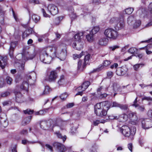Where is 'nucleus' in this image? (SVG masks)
I'll use <instances>...</instances> for the list:
<instances>
[{
    "label": "nucleus",
    "mask_w": 152,
    "mask_h": 152,
    "mask_svg": "<svg viewBox=\"0 0 152 152\" xmlns=\"http://www.w3.org/2000/svg\"><path fill=\"white\" fill-rule=\"evenodd\" d=\"M107 75L108 78H111L113 75V72L111 71H108L107 72Z\"/></svg>",
    "instance_id": "nucleus-51"
},
{
    "label": "nucleus",
    "mask_w": 152,
    "mask_h": 152,
    "mask_svg": "<svg viewBox=\"0 0 152 152\" xmlns=\"http://www.w3.org/2000/svg\"><path fill=\"white\" fill-rule=\"evenodd\" d=\"M100 28L98 26H95L93 27L90 33H92V34H95L97 33L99 30Z\"/></svg>",
    "instance_id": "nucleus-29"
},
{
    "label": "nucleus",
    "mask_w": 152,
    "mask_h": 152,
    "mask_svg": "<svg viewBox=\"0 0 152 152\" xmlns=\"http://www.w3.org/2000/svg\"><path fill=\"white\" fill-rule=\"evenodd\" d=\"M142 49H143L145 50V52L147 55H150L152 53V52L149 50V48H142Z\"/></svg>",
    "instance_id": "nucleus-48"
},
{
    "label": "nucleus",
    "mask_w": 152,
    "mask_h": 152,
    "mask_svg": "<svg viewBox=\"0 0 152 152\" xmlns=\"http://www.w3.org/2000/svg\"><path fill=\"white\" fill-rule=\"evenodd\" d=\"M83 42L82 41L74 42L72 44L74 48L78 50H80L83 47Z\"/></svg>",
    "instance_id": "nucleus-12"
},
{
    "label": "nucleus",
    "mask_w": 152,
    "mask_h": 152,
    "mask_svg": "<svg viewBox=\"0 0 152 152\" xmlns=\"http://www.w3.org/2000/svg\"><path fill=\"white\" fill-rule=\"evenodd\" d=\"M56 134L59 138H61L62 139L64 142L66 140V136L65 135L63 137L61 134H60L59 132H56Z\"/></svg>",
    "instance_id": "nucleus-33"
},
{
    "label": "nucleus",
    "mask_w": 152,
    "mask_h": 152,
    "mask_svg": "<svg viewBox=\"0 0 152 152\" xmlns=\"http://www.w3.org/2000/svg\"><path fill=\"white\" fill-rule=\"evenodd\" d=\"M31 76L29 75H26L24 80L20 86V89L22 91L27 92L28 91L29 84H32Z\"/></svg>",
    "instance_id": "nucleus-5"
},
{
    "label": "nucleus",
    "mask_w": 152,
    "mask_h": 152,
    "mask_svg": "<svg viewBox=\"0 0 152 152\" xmlns=\"http://www.w3.org/2000/svg\"><path fill=\"white\" fill-rule=\"evenodd\" d=\"M31 118V116H28L24 118L22 121L21 125L22 126H25L29 124Z\"/></svg>",
    "instance_id": "nucleus-21"
},
{
    "label": "nucleus",
    "mask_w": 152,
    "mask_h": 152,
    "mask_svg": "<svg viewBox=\"0 0 152 152\" xmlns=\"http://www.w3.org/2000/svg\"><path fill=\"white\" fill-rule=\"evenodd\" d=\"M17 45V42H12L10 43V48L9 50V53L10 56L12 58L13 56V52L14 50Z\"/></svg>",
    "instance_id": "nucleus-11"
},
{
    "label": "nucleus",
    "mask_w": 152,
    "mask_h": 152,
    "mask_svg": "<svg viewBox=\"0 0 152 152\" xmlns=\"http://www.w3.org/2000/svg\"><path fill=\"white\" fill-rule=\"evenodd\" d=\"M32 18L33 20L36 23L39 21L40 19V17L39 16L35 14L32 15Z\"/></svg>",
    "instance_id": "nucleus-32"
},
{
    "label": "nucleus",
    "mask_w": 152,
    "mask_h": 152,
    "mask_svg": "<svg viewBox=\"0 0 152 152\" xmlns=\"http://www.w3.org/2000/svg\"><path fill=\"white\" fill-rule=\"evenodd\" d=\"M128 116L131 119L134 121H136L138 119L137 114L135 113L130 112L129 113Z\"/></svg>",
    "instance_id": "nucleus-19"
},
{
    "label": "nucleus",
    "mask_w": 152,
    "mask_h": 152,
    "mask_svg": "<svg viewBox=\"0 0 152 152\" xmlns=\"http://www.w3.org/2000/svg\"><path fill=\"white\" fill-rule=\"evenodd\" d=\"M76 132V129L75 127H72L71 130V133L72 134H74Z\"/></svg>",
    "instance_id": "nucleus-62"
},
{
    "label": "nucleus",
    "mask_w": 152,
    "mask_h": 152,
    "mask_svg": "<svg viewBox=\"0 0 152 152\" xmlns=\"http://www.w3.org/2000/svg\"><path fill=\"white\" fill-rule=\"evenodd\" d=\"M5 13V12L2 9L1 7L0 6V21L1 22L4 20L3 15Z\"/></svg>",
    "instance_id": "nucleus-31"
},
{
    "label": "nucleus",
    "mask_w": 152,
    "mask_h": 152,
    "mask_svg": "<svg viewBox=\"0 0 152 152\" xmlns=\"http://www.w3.org/2000/svg\"><path fill=\"white\" fill-rule=\"evenodd\" d=\"M121 109L124 110H126L128 108V106L126 104H120L119 107Z\"/></svg>",
    "instance_id": "nucleus-45"
},
{
    "label": "nucleus",
    "mask_w": 152,
    "mask_h": 152,
    "mask_svg": "<svg viewBox=\"0 0 152 152\" xmlns=\"http://www.w3.org/2000/svg\"><path fill=\"white\" fill-rule=\"evenodd\" d=\"M47 123L46 121H42L40 122V125L41 128L44 129H46L47 128Z\"/></svg>",
    "instance_id": "nucleus-30"
},
{
    "label": "nucleus",
    "mask_w": 152,
    "mask_h": 152,
    "mask_svg": "<svg viewBox=\"0 0 152 152\" xmlns=\"http://www.w3.org/2000/svg\"><path fill=\"white\" fill-rule=\"evenodd\" d=\"M128 148L131 152L132 151V143H130L128 144Z\"/></svg>",
    "instance_id": "nucleus-64"
},
{
    "label": "nucleus",
    "mask_w": 152,
    "mask_h": 152,
    "mask_svg": "<svg viewBox=\"0 0 152 152\" xmlns=\"http://www.w3.org/2000/svg\"><path fill=\"white\" fill-rule=\"evenodd\" d=\"M119 20V19L118 18L114 17L110 19L109 22L110 24H115L116 25Z\"/></svg>",
    "instance_id": "nucleus-25"
},
{
    "label": "nucleus",
    "mask_w": 152,
    "mask_h": 152,
    "mask_svg": "<svg viewBox=\"0 0 152 152\" xmlns=\"http://www.w3.org/2000/svg\"><path fill=\"white\" fill-rule=\"evenodd\" d=\"M47 123V128L50 127L51 125L52 121L51 120H49L47 121H46Z\"/></svg>",
    "instance_id": "nucleus-52"
},
{
    "label": "nucleus",
    "mask_w": 152,
    "mask_h": 152,
    "mask_svg": "<svg viewBox=\"0 0 152 152\" xmlns=\"http://www.w3.org/2000/svg\"><path fill=\"white\" fill-rule=\"evenodd\" d=\"M56 47L54 46L53 47H48L43 48L39 51V57L41 61L45 64H50L52 60V58L48 56L49 52H53L52 54L56 56Z\"/></svg>",
    "instance_id": "nucleus-1"
},
{
    "label": "nucleus",
    "mask_w": 152,
    "mask_h": 152,
    "mask_svg": "<svg viewBox=\"0 0 152 152\" xmlns=\"http://www.w3.org/2000/svg\"><path fill=\"white\" fill-rule=\"evenodd\" d=\"M127 71V69L126 67L120 68L116 71V74L119 76L123 75H125Z\"/></svg>",
    "instance_id": "nucleus-15"
},
{
    "label": "nucleus",
    "mask_w": 152,
    "mask_h": 152,
    "mask_svg": "<svg viewBox=\"0 0 152 152\" xmlns=\"http://www.w3.org/2000/svg\"><path fill=\"white\" fill-rule=\"evenodd\" d=\"M67 96L68 94L66 93H65L61 94L60 96V97L61 99L64 100L67 97Z\"/></svg>",
    "instance_id": "nucleus-43"
},
{
    "label": "nucleus",
    "mask_w": 152,
    "mask_h": 152,
    "mask_svg": "<svg viewBox=\"0 0 152 152\" xmlns=\"http://www.w3.org/2000/svg\"><path fill=\"white\" fill-rule=\"evenodd\" d=\"M111 104L108 101L96 104L94 106V112L97 116L102 117L106 115L107 111Z\"/></svg>",
    "instance_id": "nucleus-2"
},
{
    "label": "nucleus",
    "mask_w": 152,
    "mask_h": 152,
    "mask_svg": "<svg viewBox=\"0 0 152 152\" xmlns=\"http://www.w3.org/2000/svg\"><path fill=\"white\" fill-rule=\"evenodd\" d=\"M134 10V9L132 8H130L126 9L125 11L123 12V14H127L129 15L131 14Z\"/></svg>",
    "instance_id": "nucleus-28"
},
{
    "label": "nucleus",
    "mask_w": 152,
    "mask_h": 152,
    "mask_svg": "<svg viewBox=\"0 0 152 152\" xmlns=\"http://www.w3.org/2000/svg\"><path fill=\"white\" fill-rule=\"evenodd\" d=\"M10 92H4L3 93H2L1 95V97H6L8 95H10Z\"/></svg>",
    "instance_id": "nucleus-50"
},
{
    "label": "nucleus",
    "mask_w": 152,
    "mask_h": 152,
    "mask_svg": "<svg viewBox=\"0 0 152 152\" xmlns=\"http://www.w3.org/2000/svg\"><path fill=\"white\" fill-rule=\"evenodd\" d=\"M137 97H136L135 100L134 102V104H132L133 106H134L135 107H138L139 106V105L137 104Z\"/></svg>",
    "instance_id": "nucleus-58"
},
{
    "label": "nucleus",
    "mask_w": 152,
    "mask_h": 152,
    "mask_svg": "<svg viewBox=\"0 0 152 152\" xmlns=\"http://www.w3.org/2000/svg\"><path fill=\"white\" fill-rule=\"evenodd\" d=\"M54 147L57 148L60 152H63L66 150L65 146L62 144L58 142H55L53 144Z\"/></svg>",
    "instance_id": "nucleus-13"
},
{
    "label": "nucleus",
    "mask_w": 152,
    "mask_h": 152,
    "mask_svg": "<svg viewBox=\"0 0 152 152\" xmlns=\"http://www.w3.org/2000/svg\"><path fill=\"white\" fill-rule=\"evenodd\" d=\"M136 130V128L134 126L129 128L127 126H124L120 129L121 132L124 136L126 137H130L132 139H133Z\"/></svg>",
    "instance_id": "nucleus-3"
},
{
    "label": "nucleus",
    "mask_w": 152,
    "mask_h": 152,
    "mask_svg": "<svg viewBox=\"0 0 152 152\" xmlns=\"http://www.w3.org/2000/svg\"><path fill=\"white\" fill-rule=\"evenodd\" d=\"M110 103H111V102H110ZM112 104V103H111ZM112 104H111V106L110 107H119L120 106V104L118 103V102H113V105L112 106L111 105Z\"/></svg>",
    "instance_id": "nucleus-47"
},
{
    "label": "nucleus",
    "mask_w": 152,
    "mask_h": 152,
    "mask_svg": "<svg viewBox=\"0 0 152 152\" xmlns=\"http://www.w3.org/2000/svg\"><path fill=\"white\" fill-rule=\"evenodd\" d=\"M137 51V49L135 48H131L128 50V52L131 54H134Z\"/></svg>",
    "instance_id": "nucleus-37"
},
{
    "label": "nucleus",
    "mask_w": 152,
    "mask_h": 152,
    "mask_svg": "<svg viewBox=\"0 0 152 152\" xmlns=\"http://www.w3.org/2000/svg\"><path fill=\"white\" fill-rule=\"evenodd\" d=\"M137 109L140 111H143L145 110V107L143 106H139L137 107Z\"/></svg>",
    "instance_id": "nucleus-59"
},
{
    "label": "nucleus",
    "mask_w": 152,
    "mask_h": 152,
    "mask_svg": "<svg viewBox=\"0 0 152 152\" xmlns=\"http://www.w3.org/2000/svg\"><path fill=\"white\" fill-rule=\"evenodd\" d=\"M48 9L51 14L53 15H56L58 12L57 7L53 4H49L48 7Z\"/></svg>",
    "instance_id": "nucleus-10"
},
{
    "label": "nucleus",
    "mask_w": 152,
    "mask_h": 152,
    "mask_svg": "<svg viewBox=\"0 0 152 152\" xmlns=\"http://www.w3.org/2000/svg\"><path fill=\"white\" fill-rule=\"evenodd\" d=\"M6 80L7 83L9 85H10L11 84L12 80V78L9 76L7 77Z\"/></svg>",
    "instance_id": "nucleus-41"
},
{
    "label": "nucleus",
    "mask_w": 152,
    "mask_h": 152,
    "mask_svg": "<svg viewBox=\"0 0 152 152\" xmlns=\"http://www.w3.org/2000/svg\"><path fill=\"white\" fill-rule=\"evenodd\" d=\"M82 65V61H79L78 62L77 64V69L78 70H80L81 69V66Z\"/></svg>",
    "instance_id": "nucleus-60"
},
{
    "label": "nucleus",
    "mask_w": 152,
    "mask_h": 152,
    "mask_svg": "<svg viewBox=\"0 0 152 152\" xmlns=\"http://www.w3.org/2000/svg\"><path fill=\"white\" fill-rule=\"evenodd\" d=\"M111 63L110 61L106 60L104 61L103 63V66H104L107 67L110 65Z\"/></svg>",
    "instance_id": "nucleus-46"
},
{
    "label": "nucleus",
    "mask_w": 152,
    "mask_h": 152,
    "mask_svg": "<svg viewBox=\"0 0 152 152\" xmlns=\"http://www.w3.org/2000/svg\"><path fill=\"white\" fill-rule=\"evenodd\" d=\"M58 77L57 73L55 71H52L50 72L48 76L47 80L50 82H55Z\"/></svg>",
    "instance_id": "nucleus-8"
},
{
    "label": "nucleus",
    "mask_w": 152,
    "mask_h": 152,
    "mask_svg": "<svg viewBox=\"0 0 152 152\" xmlns=\"http://www.w3.org/2000/svg\"><path fill=\"white\" fill-rule=\"evenodd\" d=\"M65 78L64 75H61L59 78L57 83L59 86L63 85L65 83Z\"/></svg>",
    "instance_id": "nucleus-24"
},
{
    "label": "nucleus",
    "mask_w": 152,
    "mask_h": 152,
    "mask_svg": "<svg viewBox=\"0 0 152 152\" xmlns=\"http://www.w3.org/2000/svg\"><path fill=\"white\" fill-rule=\"evenodd\" d=\"M142 127L144 129H148L152 126V122L151 121H146L144 120L142 121Z\"/></svg>",
    "instance_id": "nucleus-14"
},
{
    "label": "nucleus",
    "mask_w": 152,
    "mask_h": 152,
    "mask_svg": "<svg viewBox=\"0 0 152 152\" xmlns=\"http://www.w3.org/2000/svg\"><path fill=\"white\" fill-rule=\"evenodd\" d=\"M30 20H29L27 23L23 25V26L25 28H29L26 30L23 33L22 37L23 38L28 37L32 33V28L30 27Z\"/></svg>",
    "instance_id": "nucleus-7"
},
{
    "label": "nucleus",
    "mask_w": 152,
    "mask_h": 152,
    "mask_svg": "<svg viewBox=\"0 0 152 152\" xmlns=\"http://www.w3.org/2000/svg\"><path fill=\"white\" fill-rule=\"evenodd\" d=\"M42 11L43 13V15L44 17H50L49 15L47 14L45 11V10L43 9H42Z\"/></svg>",
    "instance_id": "nucleus-56"
},
{
    "label": "nucleus",
    "mask_w": 152,
    "mask_h": 152,
    "mask_svg": "<svg viewBox=\"0 0 152 152\" xmlns=\"http://www.w3.org/2000/svg\"><path fill=\"white\" fill-rule=\"evenodd\" d=\"M143 64H136L134 66V70L137 71L138 70L139 68L140 67V66L143 65Z\"/></svg>",
    "instance_id": "nucleus-49"
},
{
    "label": "nucleus",
    "mask_w": 152,
    "mask_h": 152,
    "mask_svg": "<svg viewBox=\"0 0 152 152\" xmlns=\"http://www.w3.org/2000/svg\"><path fill=\"white\" fill-rule=\"evenodd\" d=\"M49 90L50 89L48 86H45V90L43 93L42 94V95H45L48 94L49 92Z\"/></svg>",
    "instance_id": "nucleus-39"
},
{
    "label": "nucleus",
    "mask_w": 152,
    "mask_h": 152,
    "mask_svg": "<svg viewBox=\"0 0 152 152\" xmlns=\"http://www.w3.org/2000/svg\"><path fill=\"white\" fill-rule=\"evenodd\" d=\"M58 48L60 51L58 53V56L61 60H64L66 58L67 53L66 45L62 44L59 46Z\"/></svg>",
    "instance_id": "nucleus-6"
},
{
    "label": "nucleus",
    "mask_w": 152,
    "mask_h": 152,
    "mask_svg": "<svg viewBox=\"0 0 152 152\" xmlns=\"http://www.w3.org/2000/svg\"><path fill=\"white\" fill-rule=\"evenodd\" d=\"M141 24V21L140 20H138L135 21L133 25V28H137L139 27Z\"/></svg>",
    "instance_id": "nucleus-36"
},
{
    "label": "nucleus",
    "mask_w": 152,
    "mask_h": 152,
    "mask_svg": "<svg viewBox=\"0 0 152 152\" xmlns=\"http://www.w3.org/2000/svg\"><path fill=\"white\" fill-rule=\"evenodd\" d=\"M104 34L108 39L112 40H116L119 35L118 32L112 28H108L105 29L104 32Z\"/></svg>",
    "instance_id": "nucleus-4"
},
{
    "label": "nucleus",
    "mask_w": 152,
    "mask_h": 152,
    "mask_svg": "<svg viewBox=\"0 0 152 152\" xmlns=\"http://www.w3.org/2000/svg\"><path fill=\"white\" fill-rule=\"evenodd\" d=\"M84 53L83 52H82L79 55L77 54H74L73 55V57L74 59H77V58H81L83 56L84 54H83V53Z\"/></svg>",
    "instance_id": "nucleus-38"
},
{
    "label": "nucleus",
    "mask_w": 152,
    "mask_h": 152,
    "mask_svg": "<svg viewBox=\"0 0 152 152\" xmlns=\"http://www.w3.org/2000/svg\"><path fill=\"white\" fill-rule=\"evenodd\" d=\"M90 85V83L89 81H86L84 82L82 84L83 88V91H85L87 89Z\"/></svg>",
    "instance_id": "nucleus-34"
},
{
    "label": "nucleus",
    "mask_w": 152,
    "mask_h": 152,
    "mask_svg": "<svg viewBox=\"0 0 152 152\" xmlns=\"http://www.w3.org/2000/svg\"><path fill=\"white\" fill-rule=\"evenodd\" d=\"M109 118L110 119H118V116H114L113 115H112L109 116Z\"/></svg>",
    "instance_id": "nucleus-61"
},
{
    "label": "nucleus",
    "mask_w": 152,
    "mask_h": 152,
    "mask_svg": "<svg viewBox=\"0 0 152 152\" xmlns=\"http://www.w3.org/2000/svg\"><path fill=\"white\" fill-rule=\"evenodd\" d=\"M85 33V32H80L75 34L74 36L75 39L74 42L82 41L81 37Z\"/></svg>",
    "instance_id": "nucleus-22"
},
{
    "label": "nucleus",
    "mask_w": 152,
    "mask_h": 152,
    "mask_svg": "<svg viewBox=\"0 0 152 152\" xmlns=\"http://www.w3.org/2000/svg\"><path fill=\"white\" fill-rule=\"evenodd\" d=\"M22 77L20 75H18L16 76L15 79V82L16 83H19L21 80Z\"/></svg>",
    "instance_id": "nucleus-42"
},
{
    "label": "nucleus",
    "mask_w": 152,
    "mask_h": 152,
    "mask_svg": "<svg viewBox=\"0 0 152 152\" xmlns=\"http://www.w3.org/2000/svg\"><path fill=\"white\" fill-rule=\"evenodd\" d=\"M74 103H68L66 105V107L67 108H69L72 107L74 105Z\"/></svg>",
    "instance_id": "nucleus-63"
},
{
    "label": "nucleus",
    "mask_w": 152,
    "mask_h": 152,
    "mask_svg": "<svg viewBox=\"0 0 152 152\" xmlns=\"http://www.w3.org/2000/svg\"><path fill=\"white\" fill-rule=\"evenodd\" d=\"M127 115L125 114H123L118 117V119L121 122H124L126 121L127 119Z\"/></svg>",
    "instance_id": "nucleus-20"
},
{
    "label": "nucleus",
    "mask_w": 152,
    "mask_h": 152,
    "mask_svg": "<svg viewBox=\"0 0 152 152\" xmlns=\"http://www.w3.org/2000/svg\"><path fill=\"white\" fill-rule=\"evenodd\" d=\"M65 123V122L63 121L60 119H58L56 120V122L54 124L53 126H58L60 127L64 126Z\"/></svg>",
    "instance_id": "nucleus-23"
},
{
    "label": "nucleus",
    "mask_w": 152,
    "mask_h": 152,
    "mask_svg": "<svg viewBox=\"0 0 152 152\" xmlns=\"http://www.w3.org/2000/svg\"><path fill=\"white\" fill-rule=\"evenodd\" d=\"M119 47L118 45H114L110 47L109 48L112 51L114 50L115 49L119 48Z\"/></svg>",
    "instance_id": "nucleus-53"
},
{
    "label": "nucleus",
    "mask_w": 152,
    "mask_h": 152,
    "mask_svg": "<svg viewBox=\"0 0 152 152\" xmlns=\"http://www.w3.org/2000/svg\"><path fill=\"white\" fill-rule=\"evenodd\" d=\"M93 35L92 33H90L86 35V38L88 41L89 42H91L93 41L94 40Z\"/></svg>",
    "instance_id": "nucleus-27"
},
{
    "label": "nucleus",
    "mask_w": 152,
    "mask_h": 152,
    "mask_svg": "<svg viewBox=\"0 0 152 152\" xmlns=\"http://www.w3.org/2000/svg\"><path fill=\"white\" fill-rule=\"evenodd\" d=\"M116 27L119 29H121L124 26V23L123 18L119 19V20L116 24Z\"/></svg>",
    "instance_id": "nucleus-18"
},
{
    "label": "nucleus",
    "mask_w": 152,
    "mask_h": 152,
    "mask_svg": "<svg viewBox=\"0 0 152 152\" xmlns=\"http://www.w3.org/2000/svg\"><path fill=\"white\" fill-rule=\"evenodd\" d=\"M34 111L30 109H27L26 110H24V112L25 114H32L33 113Z\"/></svg>",
    "instance_id": "nucleus-44"
},
{
    "label": "nucleus",
    "mask_w": 152,
    "mask_h": 152,
    "mask_svg": "<svg viewBox=\"0 0 152 152\" xmlns=\"http://www.w3.org/2000/svg\"><path fill=\"white\" fill-rule=\"evenodd\" d=\"M90 56V54H88L85 56L84 59V63L83 66V68L85 67L86 65V61H88V60L89 59Z\"/></svg>",
    "instance_id": "nucleus-35"
},
{
    "label": "nucleus",
    "mask_w": 152,
    "mask_h": 152,
    "mask_svg": "<svg viewBox=\"0 0 152 152\" xmlns=\"http://www.w3.org/2000/svg\"><path fill=\"white\" fill-rule=\"evenodd\" d=\"M7 57H3L0 56V66L3 69L7 64Z\"/></svg>",
    "instance_id": "nucleus-17"
},
{
    "label": "nucleus",
    "mask_w": 152,
    "mask_h": 152,
    "mask_svg": "<svg viewBox=\"0 0 152 152\" xmlns=\"http://www.w3.org/2000/svg\"><path fill=\"white\" fill-rule=\"evenodd\" d=\"M134 20V17L131 16L129 17L128 18L127 20V23L129 25H131L132 24V22H133Z\"/></svg>",
    "instance_id": "nucleus-40"
},
{
    "label": "nucleus",
    "mask_w": 152,
    "mask_h": 152,
    "mask_svg": "<svg viewBox=\"0 0 152 152\" xmlns=\"http://www.w3.org/2000/svg\"><path fill=\"white\" fill-rule=\"evenodd\" d=\"M22 56L24 60L32 59L33 58L34 56V55H32L31 56H29L28 52L27 54H26L23 53V54L22 55Z\"/></svg>",
    "instance_id": "nucleus-26"
},
{
    "label": "nucleus",
    "mask_w": 152,
    "mask_h": 152,
    "mask_svg": "<svg viewBox=\"0 0 152 152\" xmlns=\"http://www.w3.org/2000/svg\"><path fill=\"white\" fill-rule=\"evenodd\" d=\"M20 133L22 134L26 135L28 133L27 130L26 129H23L20 131Z\"/></svg>",
    "instance_id": "nucleus-54"
},
{
    "label": "nucleus",
    "mask_w": 152,
    "mask_h": 152,
    "mask_svg": "<svg viewBox=\"0 0 152 152\" xmlns=\"http://www.w3.org/2000/svg\"><path fill=\"white\" fill-rule=\"evenodd\" d=\"M45 146L48 150L50 151L51 152L53 151V148L52 146L47 144L45 145Z\"/></svg>",
    "instance_id": "nucleus-57"
},
{
    "label": "nucleus",
    "mask_w": 152,
    "mask_h": 152,
    "mask_svg": "<svg viewBox=\"0 0 152 152\" xmlns=\"http://www.w3.org/2000/svg\"><path fill=\"white\" fill-rule=\"evenodd\" d=\"M16 97V101L19 103L23 102L24 100L23 95L19 91H15L14 92Z\"/></svg>",
    "instance_id": "nucleus-9"
},
{
    "label": "nucleus",
    "mask_w": 152,
    "mask_h": 152,
    "mask_svg": "<svg viewBox=\"0 0 152 152\" xmlns=\"http://www.w3.org/2000/svg\"><path fill=\"white\" fill-rule=\"evenodd\" d=\"M108 42V39L107 37H104L99 39L98 44L101 46H105L107 44Z\"/></svg>",
    "instance_id": "nucleus-16"
},
{
    "label": "nucleus",
    "mask_w": 152,
    "mask_h": 152,
    "mask_svg": "<svg viewBox=\"0 0 152 152\" xmlns=\"http://www.w3.org/2000/svg\"><path fill=\"white\" fill-rule=\"evenodd\" d=\"M148 10L152 14V3H150L148 7Z\"/></svg>",
    "instance_id": "nucleus-55"
}]
</instances>
